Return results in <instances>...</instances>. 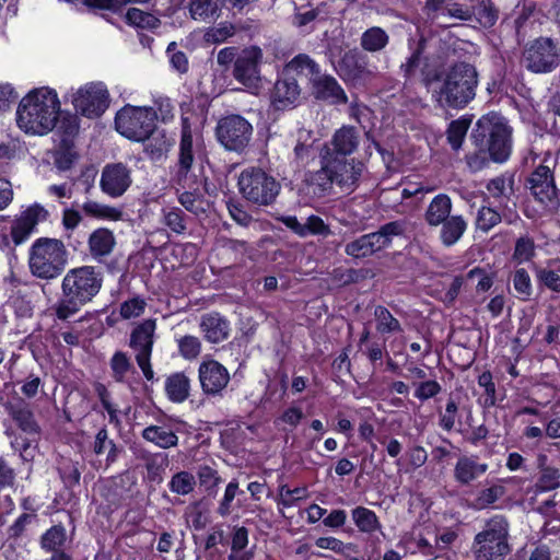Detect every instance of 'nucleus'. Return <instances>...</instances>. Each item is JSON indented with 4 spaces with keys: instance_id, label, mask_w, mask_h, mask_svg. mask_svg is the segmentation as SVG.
<instances>
[{
    "instance_id": "1",
    "label": "nucleus",
    "mask_w": 560,
    "mask_h": 560,
    "mask_svg": "<svg viewBox=\"0 0 560 560\" xmlns=\"http://www.w3.org/2000/svg\"><path fill=\"white\" fill-rule=\"evenodd\" d=\"M199 144L194 143L189 118H182V138L179 143L176 184L178 202L190 213L200 215L207 212L209 201L205 197L207 178L191 172Z\"/></svg>"
},
{
    "instance_id": "2",
    "label": "nucleus",
    "mask_w": 560,
    "mask_h": 560,
    "mask_svg": "<svg viewBox=\"0 0 560 560\" xmlns=\"http://www.w3.org/2000/svg\"><path fill=\"white\" fill-rule=\"evenodd\" d=\"M479 152L468 154L466 163L471 172H479L489 164L488 154L498 163L506 161L512 149V128L504 117L490 113L478 119L471 132Z\"/></svg>"
},
{
    "instance_id": "3",
    "label": "nucleus",
    "mask_w": 560,
    "mask_h": 560,
    "mask_svg": "<svg viewBox=\"0 0 560 560\" xmlns=\"http://www.w3.org/2000/svg\"><path fill=\"white\" fill-rule=\"evenodd\" d=\"M102 276L91 266L69 270L61 282V298L55 305L58 319L67 320L90 303L102 288Z\"/></svg>"
},
{
    "instance_id": "4",
    "label": "nucleus",
    "mask_w": 560,
    "mask_h": 560,
    "mask_svg": "<svg viewBox=\"0 0 560 560\" xmlns=\"http://www.w3.org/2000/svg\"><path fill=\"white\" fill-rule=\"evenodd\" d=\"M60 114V102L55 90L39 88L25 95L16 110V122L26 133L46 135L51 131Z\"/></svg>"
},
{
    "instance_id": "5",
    "label": "nucleus",
    "mask_w": 560,
    "mask_h": 560,
    "mask_svg": "<svg viewBox=\"0 0 560 560\" xmlns=\"http://www.w3.org/2000/svg\"><path fill=\"white\" fill-rule=\"evenodd\" d=\"M479 79L476 67L466 61L450 66L432 97L441 108L463 109L475 97Z\"/></svg>"
},
{
    "instance_id": "6",
    "label": "nucleus",
    "mask_w": 560,
    "mask_h": 560,
    "mask_svg": "<svg viewBox=\"0 0 560 560\" xmlns=\"http://www.w3.org/2000/svg\"><path fill=\"white\" fill-rule=\"evenodd\" d=\"M509 523L502 515L490 518L471 546L475 560H504L510 553Z\"/></svg>"
},
{
    "instance_id": "7",
    "label": "nucleus",
    "mask_w": 560,
    "mask_h": 560,
    "mask_svg": "<svg viewBox=\"0 0 560 560\" xmlns=\"http://www.w3.org/2000/svg\"><path fill=\"white\" fill-rule=\"evenodd\" d=\"M30 269L33 276L50 280L61 275L67 265V250L56 238H38L31 247Z\"/></svg>"
},
{
    "instance_id": "8",
    "label": "nucleus",
    "mask_w": 560,
    "mask_h": 560,
    "mask_svg": "<svg viewBox=\"0 0 560 560\" xmlns=\"http://www.w3.org/2000/svg\"><path fill=\"white\" fill-rule=\"evenodd\" d=\"M237 187L242 197L256 206H271L280 190V183L261 167L248 166L237 177Z\"/></svg>"
},
{
    "instance_id": "9",
    "label": "nucleus",
    "mask_w": 560,
    "mask_h": 560,
    "mask_svg": "<svg viewBox=\"0 0 560 560\" xmlns=\"http://www.w3.org/2000/svg\"><path fill=\"white\" fill-rule=\"evenodd\" d=\"M427 39L421 37L409 57L399 66L404 89H410L419 73L421 83L429 89L433 83L441 82L445 73L443 63L438 58L423 56Z\"/></svg>"
},
{
    "instance_id": "10",
    "label": "nucleus",
    "mask_w": 560,
    "mask_h": 560,
    "mask_svg": "<svg viewBox=\"0 0 560 560\" xmlns=\"http://www.w3.org/2000/svg\"><path fill=\"white\" fill-rule=\"evenodd\" d=\"M158 114L153 107L124 106L115 117L116 130L132 141H145L156 128Z\"/></svg>"
},
{
    "instance_id": "11",
    "label": "nucleus",
    "mask_w": 560,
    "mask_h": 560,
    "mask_svg": "<svg viewBox=\"0 0 560 560\" xmlns=\"http://www.w3.org/2000/svg\"><path fill=\"white\" fill-rule=\"evenodd\" d=\"M524 61L534 73L552 72L560 65V47L549 37H539L525 49Z\"/></svg>"
},
{
    "instance_id": "12",
    "label": "nucleus",
    "mask_w": 560,
    "mask_h": 560,
    "mask_svg": "<svg viewBox=\"0 0 560 560\" xmlns=\"http://www.w3.org/2000/svg\"><path fill=\"white\" fill-rule=\"evenodd\" d=\"M253 135V126L240 115H230L219 120L217 137L229 151L243 152Z\"/></svg>"
},
{
    "instance_id": "13",
    "label": "nucleus",
    "mask_w": 560,
    "mask_h": 560,
    "mask_svg": "<svg viewBox=\"0 0 560 560\" xmlns=\"http://www.w3.org/2000/svg\"><path fill=\"white\" fill-rule=\"evenodd\" d=\"M109 102V93L103 82L86 83L78 89L72 97L75 110L88 118L103 115L108 108Z\"/></svg>"
},
{
    "instance_id": "14",
    "label": "nucleus",
    "mask_w": 560,
    "mask_h": 560,
    "mask_svg": "<svg viewBox=\"0 0 560 560\" xmlns=\"http://www.w3.org/2000/svg\"><path fill=\"white\" fill-rule=\"evenodd\" d=\"M155 329V319H144L130 334L129 347L136 351V361L148 381H152L154 377L151 366V354Z\"/></svg>"
},
{
    "instance_id": "15",
    "label": "nucleus",
    "mask_w": 560,
    "mask_h": 560,
    "mask_svg": "<svg viewBox=\"0 0 560 560\" xmlns=\"http://www.w3.org/2000/svg\"><path fill=\"white\" fill-rule=\"evenodd\" d=\"M528 187L534 198L544 206L546 211L556 213L560 209V191L556 187L551 170L546 165H539L527 179Z\"/></svg>"
},
{
    "instance_id": "16",
    "label": "nucleus",
    "mask_w": 560,
    "mask_h": 560,
    "mask_svg": "<svg viewBox=\"0 0 560 560\" xmlns=\"http://www.w3.org/2000/svg\"><path fill=\"white\" fill-rule=\"evenodd\" d=\"M327 165L329 174L343 191L351 192L358 185L363 173L364 164L354 159L320 154Z\"/></svg>"
},
{
    "instance_id": "17",
    "label": "nucleus",
    "mask_w": 560,
    "mask_h": 560,
    "mask_svg": "<svg viewBox=\"0 0 560 560\" xmlns=\"http://www.w3.org/2000/svg\"><path fill=\"white\" fill-rule=\"evenodd\" d=\"M261 61L262 51L259 47L252 46L243 49L234 61V79L248 89H258L261 81Z\"/></svg>"
},
{
    "instance_id": "18",
    "label": "nucleus",
    "mask_w": 560,
    "mask_h": 560,
    "mask_svg": "<svg viewBox=\"0 0 560 560\" xmlns=\"http://www.w3.org/2000/svg\"><path fill=\"white\" fill-rule=\"evenodd\" d=\"M132 184L131 168L122 162L106 164L101 173V190L112 198L121 197Z\"/></svg>"
},
{
    "instance_id": "19",
    "label": "nucleus",
    "mask_w": 560,
    "mask_h": 560,
    "mask_svg": "<svg viewBox=\"0 0 560 560\" xmlns=\"http://www.w3.org/2000/svg\"><path fill=\"white\" fill-rule=\"evenodd\" d=\"M198 378L202 392L206 395H221L230 382V374L220 362L209 359L203 360L198 369Z\"/></svg>"
},
{
    "instance_id": "20",
    "label": "nucleus",
    "mask_w": 560,
    "mask_h": 560,
    "mask_svg": "<svg viewBox=\"0 0 560 560\" xmlns=\"http://www.w3.org/2000/svg\"><path fill=\"white\" fill-rule=\"evenodd\" d=\"M360 130L354 126H342L325 143L320 154L348 158L360 144Z\"/></svg>"
},
{
    "instance_id": "21",
    "label": "nucleus",
    "mask_w": 560,
    "mask_h": 560,
    "mask_svg": "<svg viewBox=\"0 0 560 560\" xmlns=\"http://www.w3.org/2000/svg\"><path fill=\"white\" fill-rule=\"evenodd\" d=\"M311 95L330 105H342L348 103L347 94L339 82L330 74L323 73L313 79L308 84Z\"/></svg>"
},
{
    "instance_id": "22",
    "label": "nucleus",
    "mask_w": 560,
    "mask_h": 560,
    "mask_svg": "<svg viewBox=\"0 0 560 560\" xmlns=\"http://www.w3.org/2000/svg\"><path fill=\"white\" fill-rule=\"evenodd\" d=\"M338 71L345 81L359 83L372 75L366 57L358 49L347 50L340 58Z\"/></svg>"
},
{
    "instance_id": "23",
    "label": "nucleus",
    "mask_w": 560,
    "mask_h": 560,
    "mask_svg": "<svg viewBox=\"0 0 560 560\" xmlns=\"http://www.w3.org/2000/svg\"><path fill=\"white\" fill-rule=\"evenodd\" d=\"M300 98L301 88L295 78H280L273 84L270 101L276 109L285 110L294 108L298 106Z\"/></svg>"
},
{
    "instance_id": "24",
    "label": "nucleus",
    "mask_w": 560,
    "mask_h": 560,
    "mask_svg": "<svg viewBox=\"0 0 560 560\" xmlns=\"http://www.w3.org/2000/svg\"><path fill=\"white\" fill-rule=\"evenodd\" d=\"M48 211L40 205L28 207L14 221L11 228V236L15 245L23 243L34 231L38 222L46 220Z\"/></svg>"
},
{
    "instance_id": "25",
    "label": "nucleus",
    "mask_w": 560,
    "mask_h": 560,
    "mask_svg": "<svg viewBox=\"0 0 560 560\" xmlns=\"http://www.w3.org/2000/svg\"><path fill=\"white\" fill-rule=\"evenodd\" d=\"M199 327L205 339L211 343H219L229 337V322L219 313L203 314L200 317Z\"/></svg>"
},
{
    "instance_id": "26",
    "label": "nucleus",
    "mask_w": 560,
    "mask_h": 560,
    "mask_svg": "<svg viewBox=\"0 0 560 560\" xmlns=\"http://www.w3.org/2000/svg\"><path fill=\"white\" fill-rule=\"evenodd\" d=\"M488 470V465L479 463L474 456H462L454 468L455 480L467 486Z\"/></svg>"
},
{
    "instance_id": "27",
    "label": "nucleus",
    "mask_w": 560,
    "mask_h": 560,
    "mask_svg": "<svg viewBox=\"0 0 560 560\" xmlns=\"http://www.w3.org/2000/svg\"><path fill=\"white\" fill-rule=\"evenodd\" d=\"M88 244L92 257L100 259L110 255L116 245V240L110 230L100 228L90 234Z\"/></svg>"
},
{
    "instance_id": "28",
    "label": "nucleus",
    "mask_w": 560,
    "mask_h": 560,
    "mask_svg": "<svg viewBox=\"0 0 560 560\" xmlns=\"http://www.w3.org/2000/svg\"><path fill=\"white\" fill-rule=\"evenodd\" d=\"M375 232L361 235L345 246V253L354 258H365L383 249Z\"/></svg>"
},
{
    "instance_id": "29",
    "label": "nucleus",
    "mask_w": 560,
    "mask_h": 560,
    "mask_svg": "<svg viewBox=\"0 0 560 560\" xmlns=\"http://www.w3.org/2000/svg\"><path fill=\"white\" fill-rule=\"evenodd\" d=\"M452 200L445 194L435 196L429 203L424 219L430 226H439L451 218Z\"/></svg>"
},
{
    "instance_id": "30",
    "label": "nucleus",
    "mask_w": 560,
    "mask_h": 560,
    "mask_svg": "<svg viewBox=\"0 0 560 560\" xmlns=\"http://www.w3.org/2000/svg\"><path fill=\"white\" fill-rule=\"evenodd\" d=\"M165 393L173 402H183L190 395V380L184 372H176L167 376Z\"/></svg>"
},
{
    "instance_id": "31",
    "label": "nucleus",
    "mask_w": 560,
    "mask_h": 560,
    "mask_svg": "<svg viewBox=\"0 0 560 560\" xmlns=\"http://www.w3.org/2000/svg\"><path fill=\"white\" fill-rule=\"evenodd\" d=\"M441 225L440 240L446 247L456 244L467 230V222L462 215H452Z\"/></svg>"
},
{
    "instance_id": "32",
    "label": "nucleus",
    "mask_w": 560,
    "mask_h": 560,
    "mask_svg": "<svg viewBox=\"0 0 560 560\" xmlns=\"http://www.w3.org/2000/svg\"><path fill=\"white\" fill-rule=\"evenodd\" d=\"M285 71L306 77L310 84L320 74L322 69L308 55L299 54L285 65Z\"/></svg>"
},
{
    "instance_id": "33",
    "label": "nucleus",
    "mask_w": 560,
    "mask_h": 560,
    "mask_svg": "<svg viewBox=\"0 0 560 560\" xmlns=\"http://www.w3.org/2000/svg\"><path fill=\"white\" fill-rule=\"evenodd\" d=\"M308 183L312 189V194L318 198L331 194L336 182L332 178V175L329 174L324 160L320 159V168L311 175Z\"/></svg>"
},
{
    "instance_id": "34",
    "label": "nucleus",
    "mask_w": 560,
    "mask_h": 560,
    "mask_svg": "<svg viewBox=\"0 0 560 560\" xmlns=\"http://www.w3.org/2000/svg\"><path fill=\"white\" fill-rule=\"evenodd\" d=\"M222 0H190L189 12L194 20L211 21L219 18Z\"/></svg>"
},
{
    "instance_id": "35",
    "label": "nucleus",
    "mask_w": 560,
    "mask_h": 560,
    "mask_svg": "<svg viewBox=\"0 0 560 560\" xmlns=\"http://www.w3.org/2000/svg\"><path fill=\"white\" fill-rule=\"evenodd\" d=\"M142 438L161 448L174 447L178 436L172 430L161 425H150L142 431Z\"/></svg>"
},
{
    "instance_id": "36",
    "label": "nucleus",
    "mask_w": 560,
    "mask_h": 560,
    "mask_svg": "<svg viewBox=\"0 0 560 560\" xmlns=\"http://www.w3.org/2000/svg\"><path fill=\"white\" fill-rule=\"evenodd\" d=\"M389 43L388 34L378 26H372L364 31L360 38V45L368 52H378Z\"/></svg>"
},
{
    "instance_id": "37",
    "label": "nucleus",
    "mask_w": 560,
    "mask_h": 560,
    "mask_svg": "<svg viewBox=\"0 0 560 560\" xmlns=\"http://www.w3.org/2000/svg\"><path fill=\"white\" fill-rule=\"evenodd\" d=\"M353 523L359 532L373 534L382 528L377 515L372 510L364 506H357L351 511Z\"/></svg>"
},
{
    "instance_id": "38",
    "label": "nucleus",
    "mask_w": 560,
    "mask_h": 560,
    "mask_svg": "<svg viewBox=\"0 0 560 560\" xmlns=\"http://www.w3.org/2000/svg\"><path fill=\"white\" fill-rule=\"evenodd\" d=\"M8 410L21 430L26 433L38 432V425L34 419V415L26 404L9 405Z\"/></svg>"
},
{
    "instance_id": "39",
    "label": "nucleus",
    "mask_w": 560,
    "mask_h": 560,
    "mask_svg": "<svg viewBox=\"0 0 560 560\" xmlns=\"http://www.w3.org/2000/svg\"><path fill=\"white\" fill-rule=\"evenodd\" d=\"M248 545V529L244 526L234 527L232 541H231V553L228 560H252L254 553L252 551L242 552Z\"/></svg>"
},
{
    "instance_id": "40",
    "label": "nucleus",
    "mask_w": 560,
    "mask_h": 560,
    "mask_svg": "<svg viewBox=\"0 0 560 560\" xmlns=\"http://www.w3.org/2000/svg\"><path fill=\"white\" fill-rule=\"evenodd\" d=\"M67 539V533L63 525L58 524L47 529L40 537V547L47 552L62 550Z\"/></svg>"
},
{
    "instance_id": "41",
    "label": "nucleus",
    "mask_w": 560,
    "mask_h": 560,
    "mask_svg": "<svg viewBox=\"0 0 560 560\" xmlns=\"http://www.w3.org/2000/svg\"><path fill=\"white\" fill-rule=\"evenodd\" d=\"M513 183L512 176L500 175L490 179L486 188L492 198L501 202L504 199H509L512 195Z\"/></svg>"
},
{
    "instance_id": "42",
    "label": "nucleus",
    "mask_w": 560,
    "mask_h": 560,
    "mask_svg": "<svg viewBox=\"0 0 560 560\" xmlns=\"http://www.w3.org/2000/svg\"><path fill=\"white\" fill-rule=\"evenodd\" d=\"M376 329L381 334L400 332L401 325L397 318L384 306L378 305L374 311Z\"/></svg>"
},
{
    "instance_id": "43",
    "label": "nucleus",
    "mask_w": 560,
    "mask_h": 560,
    "mask_svg": "<svg viewBox=\"0 0 560 560\" xmlns=\"http://www.w3.org/2000/svg\"><path fill=\"white\" fill-rule=\"evenodd\" d=\"M244 491L240 489L238 481L233 479L230 481L224 490V494L219 502L217 508V513L221 517H228L232 511L234 510L233 502L237 498V495L243 494Z\"/></svg>"
},
{
    "instance_id": "44",
    "label": "nucleus",
    "mask_w": 560,
    "mask_h": 560,
    "mask_svg": "<svg viewBox=\"0 0 560 560\" xmlns=\"http://www.w3.org/2000/svg\"><path fill=\"white\" fill-rule=\"evenodd\" d=\"M536 254L534 238L529 235H522L515 241L512 258L517 264L530 261Z\"/></svg>"
},
{
    "instance_id": "45",
    "label": "nucleus",
    "mask_w": 560,
    "mask_h": 560,
    "mask_svg": "<svg viewBox=\"0 0 560 560\" xmlns=\"http://www.w3.org/2000/svg\"><path fill=\"white\" fill-rule=\"evenodd\" d=\"M177 347L179 355L187 360H196L202 350V343L197 336L185 335L177 339Z\"/></svg>"
},
{
    "instance_id": "46",
    "label": "nucleus",
    "mask_w": 560,
    "mask_h": 560,
    "mask_svg": "<svg viewBox=\"0 0 560 560\" xmlns=\"http://www.w3.org/2000/svg\"><path fill=\"white\" fill-rule=\"evenodd\" d=\"M196 486L195 476L186 470L173 475L168 482L170 490L179 495H186L194 491Z\"/></svg>"
},
{
    "instance_id": "47",
    "label": "nucleus",
    "mask_w": 560,
    "mask_h": 560,
    "mask_svg": "<svg viewBox=\"0 0 560 560\" xmlns=\"http://www.w3.org/2000/svg\"><path fill=\"white\" fill-rule=\"evenodd\" d=\"M106 450H108L106 462L112 464L117 459L118 448L114 441L108 439L107 430L103 428L95 435L93 451L96 455H101Z\"/></svg>"
},
{
    "instance_id": "48",
    "label": "nucleus",
    "mask_w": 560,
    "mask_h": 560,
    "mask_svg": "<svg viewBox=\"0 0 560 560\" xmlns=\"http://www.w3.org/2000/svg\"><path fill=\"white\" fill-rule=\"evenodd\" d=\"M547 457L545 455H541L539 457V466L541 467L540 470V477L538 479L537 486L544 490H553L557 489L560 486V471L558 468L550 467V466H542V463H545Z\"/></svg>"
},
{
    "instance_id": "49",
    "label": "nucleus",
    "mask_w": 560,
    "mask_h": 560,
    "mask_svg": "<svg viewBox=\"0 0 560 560\" xmlns=\"http://www.w3.org/2000/svg\"><path fill=\"white\" fill-rule=\"evenodd\" d=\"M407 230V223L401 220L392 221L382 225L376 232L380 244L383 248L389 246L394 236L404 235Z\"/></svg>"
},
{
    "instance_id": "50",
    "label": "nucleus",
    "mask_w": 560,
    "mask_h": 560,
    "mask_svg": "<svg viewBox=\"0 0 560 560\" xmlns=\"http://www.w3.org/2000/svg\"><path fill=\"white\" fill-rule=\"evenodd\" d=\"M505 493V488L503 486L494 485L487 489H482L477 497L475 498L471 506L476 510H482L494 502H497L500 498H502Z\"/></svg>"
},
{
    "instance_id": "51",
    "label": "nucleus",
    "mask_w": 560,
    "mask_h": 560,
    "mask_svg": "<svg viewBox=\"0 0 560 560\" xmlns=\"http://www.w3.org/2000/svg\"><path fill=\"white\" fill-rule=\"evenodd\" d=\"M502 220V215L491 207L482 206L476 218V228L482 232H489L498 225Z\"/></svg>"
},
{
    "instance_id": "52",
    "label": "nucleus",
    "mask_w": 560,
    "mask_h": 560,
    "mask_svg": "<svg viewBox=\"0 0 560 560\" xmlns=\"http://www.w3.org/2000/svg\"><path fill=\"white\" fill-rule=\"evenodd\" d=\"M469 124L470 120L468 119H457L451 122L447 129V140L454 150H458L462 147Z\"/></svg>"
},
{
    "instance_id": "53",
    "label": "nucleus",
    "mask_w": 560,
    "mask_h": 560,
    "mask_svg": "<svg viewBox=\"0 0 560 560\" xmlns=\"http://www.w3.org/2000/svg\"><path fill=\"white\" fill-rule=\"evenodd\" d=\"M163 222L176 234H183L186 231L185 213L180 208L173 207L163 210Z\"/></svg>"
},
{
    "instance_id": "54",
    "label": "nucleus",
    "mask_w": 560,
    "mask_h": 560,
    "mask_svg": "<svg viewBox=\"0 0 560 560\" xmlns=\"http://www.w3.org/2000/svg\"><path fill=\"white\" fill-rule=\"evenodd\" d=\"M171 66L180 74H185L189 70V61L184 51L177 50V44L172 42L166 48Z\"/></svg>"
},
{
    "instance_id": "55",
    "label": "nucleus",
    "mask_w": 560,
    "mask_h": 560,
    "mask_svg": "<svg viewBox=\"0 0 560 560\" xmlns=\"http://www.w3.org/2000/svg\"><path fill=\"white\" fill-rule=\"evenodd\" d=\"M513 288L522 300L526 301L532 294V282L528 272L524 268L516 269L513 275Z\"/></svg>"
},
{
    "instance_id": "56",
    "label": "nucleus",
    "mask_w": 560,
    "mask_h": 560,
    "mask_svg": "<svg viewBox=\"0 0 560 560\" xmlns=\"http://www.w3.org/2000/svg\"><path fill=\"white\" fill-rule=\"evenodd\" d=\"M126 20L138 27H154L159 23L155 16L137 8L128 9Z\"/></svg>"
},
{
    "instance_id": "57",
    "label": "nucleus",
    "mask_w": 560,
    "mask_h": 560,
    "mask_svg": "<svg viewBox=\"0 0 560 560\" xmlns=\"http://www.w3.org/2000/svg\"><path fill=\"white\" fill-rule=\"evenodd\" d=\"M110 366L114 373V377L117 382H122L125 378V375L133 369L129 358L126 353L118 351L116 352L112 360H110Z\"/></svg>"
},
{
    "instance_id": "58",
    "label": "nucleus",
    "mask_w": 560,
    "mask_h": 560,
    "mask_svg": "<svg viewBox=\"0 0 560 560\" xmlns=\"http://www.w3.org/2000/svg\"><path fill=\"white\" fill-rule=\"evenodd\" d=\"M55 127L57 128V131L62 135V144H67L68 140L73 138L79 130L77 117L72 115L62 116L60 120L57 119Z\"/></svg>"
},
{
    "instance_id": "59",
    "label": "nucleus",
    "mask_w": 560,
    "mask_h": 560,
    "mask_svg": "<svg viewBox=\"0 0 560 560\" xmlns=\"http://www.w3.org/2000/svg\"><path fill=\"white\" fill-rule=\"evenodd\" d=\"M197 476L200 485L208 491L214 489L221 482L218 471L208 465L199 466Z\"/></svg>"
},
{
    "instance_id": "60",
    "label": "nucleus",
    "mask_w": 560,
    "mask_h": 560,
    "mask_svg": "<svg viewBox=\"0 0 560 560\" xmlns=\"http://www.w3.org/2000/svg\"><path fill=\"white\" fill-rule=\"evenodd\" d=\"M77 159L75 152L67 144L57 150L54 154V163L60 171H68L71 168L74 160Z\"/></svg>"
},
{
    "instance_id": "61",
    "label": "nucleus",
    "mask_w": 560,
    "mask_h": 560,
    "mask_svg": "<svg viewBox=\"0 0 560 560\" xmlns=\"http://www.w3.org/2000/svg\"><path fill=\"white\" fill-rule=\"evenodd\" d=\"M306 488H294L290 489L287 486H282L279 491L278 503L283 506H292L299 500L306 498Z\"/></svg>"
},
{
    "instance_id": "62",
    "label": "nucleus",
    "mask_w": 560,
    "mask_h": 560,
    "mask_svg": "<svg viewBox=\"0 0 560 560\" xmlns=\"http://www.w3.org/2000/svg\"><path fill=\"white\" fill-rule=\"evenodd\" d=\"M305 237L308 235H320V236H327L329 235L330 229L329 225L324 222V220L318 215H310L305 223Z\"/></svg>"
},
{
    "instance_id": "63",
    "label": "nucleus",
    "mask_w": 560,
    "mask_h": 560,
    "mask_svg": "<svg viewBox=\"0 0 560 560\" xmlns=\"http://www.w3.org/2000/svg\"><path fill=\"white\" fill-rule=\"evenodd\" d=\"M538 281L553 292H560V276L551 269L539 268L536 271Z\"/></svg>"
},
{
    "instance_id": "64",
    "label": "nucleus",
    "mask_w": 560,
    "mask_h": 560,
    "mask_svg": "<svg viewBox=\"0 0 560 560\" xmlns=\"http://www.w3.org/2000/svg\"><path fill=\"white\" fill-rule=\"evenodd\" d=\"M145 307V302L141 299H131L120 305V315L125 319L140 316Z\"/></svg>"
}]
</instances>
